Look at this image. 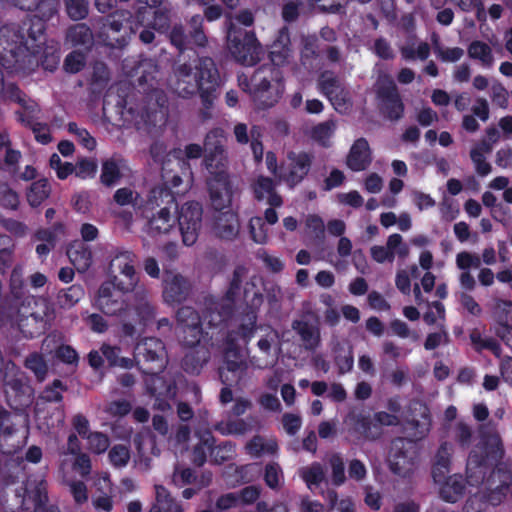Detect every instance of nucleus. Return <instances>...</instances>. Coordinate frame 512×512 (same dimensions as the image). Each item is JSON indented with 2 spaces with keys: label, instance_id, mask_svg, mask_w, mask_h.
<instances>
[{
  "label": "nucleus",
  "instance_id": "3c124183",
  "mask_svg": "<svg viewBox=\"0 0 512 512\" xmlns=\"http://www.w3.org/2000/svg\"><path fill=\"white\" fill-rule=\"evenodd\" d=\"M264 479L266 484L272 488H278L283 484L284 477L280 466L276 463L268 464L265 468Z\"/></svg>",
  "mask_w": 512,
  "mask_h": 512
},
{
  "label": "nucleus",
  "instance_id": "39448f33",
  "mask_svg": "<svg viewBox=\"0 0 512 512\" xmlns=\"http://www.w3.org/2000/svg\"><path fill=\"white\" fill-rule=\"evenodd\" d=\"M177 212L175 197L168 189H152L142 208V215L147 219V234L151 237L167 235L175 228Z\"/></svg>",
  "mask_w": 512,
  "mask_h": 512
},
{
  "label": "nucleus",
  "instance_id": "bb28decb",
  "mask_svg": "<svg viewBox=\"0 0 512 512\" xmlns=\"http://www.w3.org/2000/svg\"><path fill=\"white\" fill-rule=\"evenodd\" d=\"M67 254L79 272L87 271L92 264V252L88 246L81 242L71 245Z\"/></svg>",
  "mask_w": 512,
  "mask_h": 512
},
{
  "label": "nucleus",
  "instance_id": "a19ab883",
  "mask_svg": "<svg viewBox=\"0 0 512 512\" xmlns=\"http://www.w3.org/2000/svg\"><path fill=\"white\" fill-rule=\"evenodd\" d=\"M246 448L251 455L258 456L263 453L273 454L277 451V443L274 439H263L262 437H254Z\"/></svg>",
  "mask_w": 512,
  "mask_h": 512
},
{
  "label": "nucleus",
  "instance_id": "2f4dec72",
  "mask_svg": "<svg viewBox=\"0 0 512 512\" xmlns=\"http://www.w3.org/2000/svg\"><path fill=\"white\" fill-rule=\"evenodd\" d=\"M440 485V495L447 502H456L462 495L464 485L461 476H449L443 484Z\"/></svg>",
  "mask_w": 512,
  "mask_h": 512
},
{
  "label": "nucleus",
  "instance_id": "412c9836",
  "mask_svg": "<svg viewBox=\"0 0 512 512\" xmlns=\"http://www.w3.org/2000/svg\"><path fill=\"white\" fill-rule=\"evenodd\" d=\"M214 231L222 239H234L240 231L237 214L232 211L220 213L215 219Z\"/></svg>",
  "mask_w": 512,
  "mask_h": 512
},
{
  "label": "nucleus",
  "instance_id": "e433bc0d",
  "mask_svg": "<svg viewBox=\"0 0 512 512\" xmlns=\"http://www.w3.org/2000/svg\"><path fill=\"white\" fill-rule=\"evenodd\" d=\"M250 423L242 419H227L219 422L215 429L223 435H241L251 430Z\"/></svg>",
  "mask_w": 512,
  "mask_h": 512
},
{
  "label": "nucleus",
  "instance_id": "f704fd0d",
  "mask_svg": "<svg viewBox=\"0 0 512 512\" xmlns=\"http://www.w3.org/2000/svg\"><path fill=\"white\" fill-rule=\"evenodd\" d=\"M336 129L334 121H325L317 124L311 129V138L322 146H329Z\"/></svg>",
  "mask_w": 512,
  "mask_h": 512
},
{
  "label": "nucleus",
  "instance_id": "9b49d317",
  "mask_svg": "<svg viewBox=\"0 0 512 512\" xmlns=\"http://www.w3.org/2000/svg\"><path fill=\"white\" fill-rule=\"evenodd\" d=\"M135 256L130 251H120L111 261V268L119 275L114 278V285L123 292H130L135 289L138 277L134 268Z\"/></svg>",
  "mask_w": 512,
  "mask_h": 512
},
{
  "label": "nucleus",
  "instance_id": "6e6d98bb",
  "mask_svg": "<svg viewBox=\"0 0 512 512\" xmlns=\"http://www.w3.org/2000/svg\"><path fill=\"white\" fill-rule=\"evenodd\" d=\"M483 444L486 447V457L497 460L502 456L501 441L496 433L483 437Z\"/></svg>",
  "mask_w": 512,
  "mask_h": 512
},
{
  "label": "nucleus",
  "instance_id": "423d86ee",
  "mask_svg": "<svg viewBox=\"0 0 512 512\" xmlns=\"http://www.w3.org/2000/svg\"><path fill=\"white\" fill-rule=\"evenodd\" d=\"M30 47L16 26H5L0 30V62L6 69H13L29 56Z\"/></svg>",
  "mask_w": 512,
  "mask_h": 512
},
{
  "label": "nucleus",
  "instance_id": "13d9d810",
  "mask_svg": "<svg viewBox=\"0 0 512 512\" xmlns=\"http://www.w3.org/2000/svg\"><path fill=\"white\" fill-rule=\"evenodd\" d=\"M19 196L17 192L6 184L0 185V205L6 209L15 210L19 205Z\"/></svg>",
  "mask_w": 512,
  "mask_h": 512
},
{
  "label": "nucleus",
  "instance_id": "338daca9",
  "mask_svg": "<svg viewBox=\"0 0 512 512\" xmlns=\"http://www.w3.org/2000/svg\"><path fill=\"white\" fill-rule=\"evenodd\" d=\"M156 503L152 506L149 512H163L164 509L169 508L174 501L170 498L168 491L163 486H155Z\"/></svg>",
  "mask_w": 512,
  "mask_h": 512
},
{
  "label": "nucleus",
  "instance_id": "b1692460",
  "mask_svg": "<svg viewBox=\"0 0 512 512\" xmlns=\"http://www.w3.org/2000/svg\"><path fill=\"white\" fill-rule=\"evenodd\" d=\"M60 471L64 482L68 485L69 491L77 504H83L88 501V491L84 482L74 480L69 475V458L64 454V458L60 462Z\"/></svg>",
  "mask_w": 512,
  "mask_h": 512
},
{
  "label": "nucleus",
  "instance_id": "5701e85b",
  "mask_svg": "<svg viewBox=\"0 0 512 512\" xmlns=\"http://www.w3.org/2000/svg\"><path fill=\"white\" fill-rule=\"evenodd\" d=\"M114 284H103L98 292L95 304L106 314L114 315L122 310L123 303L113 290Z\"/></svg>",
  "mask_w": 512,
  "mask_h": 512
},
{
  "label": "nucleus",
  "instance_id": "aec40b11",
  "mask_svg": "<svg viewBox=\"0 0 512 512\" xmlns=\"http://www.w3.org/2000/svg\"><path fill=\"white\" fill-rule=\"evenodd\" d=\"M188 293L186 280L177 274L168 273L164 280L163 297L169 304L179 303Z\"/></svg>",
  "mask_w": 512,
  "mask_h": 512
},
{
  "label": "nucleus",
  "instance_id": "e2e57ef3",
  "mask_svg": "<svg viewBox=\"0 0 512 512\" xmlns=\"http://www.w3.org/2000/svg\"><path fill=\"white\" fill-rule=\"evenodd\" d=\"M50 166L56 171L59 179H66L75 170V166L73 164L62 162L61 158L57 154H53L51 156Z\"/></svg>",
  "mask_w": 512,
  "mask_h": 512
},
{
  "label": "nucleus",
  "instance_id": "c85d7f7f",
  "mask_svg": "<svg viewBox=\"0 0 512 512\" xmlns=\"http://www.w3.org/2000/svg\"><path fill=\"white\" fill-rule=\"evenodd\" d=\"M164 346L156 338H146L135 347V353L138 357L142 356L147 361H154L162 357Z\"/></svg>",
  "mask_w": 512,
  "mask_h": 512
},
{
  "label": "nucleus",
  "instance_id": "a211bd4d",
  "mask_svg": "<svg viewBox=\"0 0 512 512\" xmlns=\"http://www.w3.org/2000/svg\"><path fill=\"white\" fill-rule=\"evenodd\" d=\"M252 190L258 201H263L271 207L282 205V198L275 190V183L271 178L258 176L252 183Z\"/></svg>",
  "mask_w": 512,
  "mask_h": 512
},
{
  "label": "nucleus",
  "instance_id": "0e129e2a",
  "mask_svg": "<svg viewBox=\"0 0 512 512\" xmlns=\"http://www.w3.org/2000/svg\"><path fill=\"white\" fill-rule=\"evenodd\" d=\"M68 130L76 135L79 143L85 148L88 150H93L95 148L96 141L87 130L78 127L75 123H70L68 125Z\"/></svg>",
  "mask_w": 512,
  "mask_h": 512
},
{
  "label": "nucleus",
  "instance_id": "a878e982",
  "mask_svg": "<svg viewBox=\"0 0 512 512\" xmlns=\"http://www.w3.org/2000/svg\"><path fill=\"white\" fill-rule=\"evenodd\" d=\"M13 3L25 10H36L42 20L50 19L57 11L55 0H12Z\"/></svg>",
  "mask_w": 512,
  "mask_h": 512
},
{
  "label": "nucleus",
  "instance_id": "09e8293b",
  "mask_svg": "<svg viewBox=\"0 0 512 512\" xmlns=\"http://www.w3.org/2000/svg\"><path fill=\"white\" fill-rule=\"evenodd\" d=\"M418 272V268L416 265H412L410 267V272L406 269H400L396 273L395 284L396 287L405 295H409L411 293V280L410 273L413 276H416Z\"/></svg>",
  "mask_w": 512,
  "mask_h": 512
},
{
  "label": "nucleus",
  "instance_id": "58836bf2",
  "mask_svg": "<svg viewBox=\"0 0 512 512\" xmlns=\"http://www.w3.org/2000/svg\"><path fill=\"white\" fill-rule=\"evenodd\" d=\"M333 351L340 373L349 372L354 364L352 349L344 344L337 343Z\"/></svg>",
  "mask_w": 512,
  "mask_h": 512
},
{
  "label": "nucleus",
  "instance_id": "ea45409f",
  "mask_svg": "<svg viewBox=\"0 0 512 512\" xmlns=\"http://www.w3.org/2000/svg\"><path fill=\"white\" fill-rule=\"evenodd\" d=\"M434 53L443 62H457L463 55L464 50L459 47H444L438 43V37H433Z\"/></svg>",
  "mask_w": 512,
  "mask_h": 512
},
{
  "label": "nucleus",
  "instance_id": "473e14b6",
  "mask_svg": "<svg viewBox=\"0 0 512 512\" xmlns=\"http://www.w3.org/2000/svg\"><path fill=\"white\" fill-rule=\"evenodd\" d=\"M490 151L489 145L483 141L475 145L470 152V157L475 165L476 172L480 176H486L491 172V165L485 160V153Z\"/></svg>",
  "mask_w": 512,
  "mask_h": 512
},
{
  "label": "nucleus",
  "instance_id": "4c0bfd02",
  "mask_svg": "<svg viewBox=\"0 0 512 512\" xmlns=\"http://www.w3.org/2000/svg\"><path fill=\"white\" fill-rule=\"evenodd\" d=\"M384 246L388 252L392 253L393 260L396 256L400 259H405L410 254L409 246L398 233L389 235Z\"/></svg>",
  "mask_w": 512,
  "mask_h": 512
},
{
  "label": "nucleus",
  "instance_id": "393cba45",
  "mask_svg": "<svg viewBox=\"0 0 512 512\" xmlns=\"http://www.w3.org/2000/svg\"><path fill=\"white\" fill-rule=\"evenodd\" d=\"M276 339V332L269 331L264 338H261L258 341V348L260 352L263 354V357L256 359L255 366H257L258 368H266L268 366L273 365L276 362L277 352L276 349L273 348Z\"/></svg>",
  "mask_w": 512,
  "mask_h": 512
},
{
  "label": "nucleus",
  "instance_id": "8fccbe9b",
  "mask_svg": "<svg viewBox=\"0 0 512 512\" xmlns=\"http://www.w3.org/2000/svg\"><path fill=\"white\" fill-rule=\"evenodd\" d=\"M326 501L329 502L331 508H337L338 512H355V505L350 498H343L337 502V493L333 490L323 494Z\"/></svg>",
  "mask_w": 512,
  "mask_h": 512
},
{
  "label": "nucleus",
  "instance_id": "f257e3e1",
  "mask_svg": "<svg viewBox=\"0 0 512 512\" xmlns=\"http://www.w3.org/2000/svg\"><path fill=\"white\" fill-rule=\"evenodd\" d=\"M287 42L288 36L281 34L270 52L272 64L257 69L251 77L250 93L254 102L261 108L276 104L284 92L283 74L279 66L290 58L291 50Z\"/></svg>",
  "mask_w": 512,
  "mask_h": 512
},
{
  "label": "nucleus",
  "instance_id": "7ed1b4c3",
  "mask_svg": "<svg viewBox=\"0 0 512 512\" xmlns=\"http://www.w3.org/2000/svg\"><path fill=\"white\" fill-rule=\"evenodd\" d=\"M223 132L216 129L207 134L204 149L209 154L207 169L209 171L208 190L212 205L220 210L230 205L232 191L227 173L222 145Z\"/></svg>",
  "mask_w": 512,
  "mask_h": 512
},
{
  "label": "nucleus",
  "instance_id": "c756f323",
  "mask_svg": "<svg viewBox=\"0 0 512 512\" xmlns=\"http://www.w3.org/2000/svg\"><path fill=\"white\" fill-rule=\"evenodd\" d=\"M299 476L306 483L307 487L313 491L325 480L326 474L324 467L320 463L314 462L300 468Z\"/></svg>",
  "mask_w": 512,
  "mask_h": 512
},
{
  "label": "nucleus",
  "instance_id": "4d7b16f0",
  "mask_svg": "<svg viewBox=\"0 0 512 512\" xmlns=\"http://www.w3.org/2000/svg\"><path fill=\"white\" fill-rule=\"evenodd\" d=\"M120 178V169L114 160H107L102 165L101 181L105 185H112Z\"/></svg>",
  "mask_w": 512,
  "mask_h": 512
},
{
  "label": "nucleus",
  "instance_id": "4468645a",
  "mask_svg": "<svg viewBox=\"0 0 512 512\" xmlns=\"http://www.w3.org/2000/svg\"><path fill=\"white\" fill-rule=\"evenodd\" d=\"M319 85L323 93L334 106L335 110L340 113H345L348 110L350 105L348 93L332 73H323L321 75Z\"/></svg>",
  "mask_w": 512,
  "mask_h": 512
},
{
  "label": "nucleus",
  "instance_id": "20e7f679",
  "mask_svg": "<svg viewBox=\"0 0 512 512\" xmlns=\"http://www.w3.org/2000/svg\"><path fill=\"white\" fill-rule=\"evenodd\" d=\"M177 334L183 345L191 350L183 359V367L198 373L210 357L208 345L203 341L202 321L191 307H182L177 313Z\"/></svg>",
  "mask_w": 512,
  "mask_h": 512
},
{
  "label": "nucleus",
  "instance_id": "79ce46f5",
  "mask_svg": "<svg viewBox=\"0 0 512 512\" xmlns=\"http://www.w3.org/2000/svg\"><path fill=\"white\" fill-rule=\"evenodd\" d=\"M213 437L206 432L201 438L200 443L195 447L193 452V461L198 465H202L206 459L208 452L212 454Z\"/></svg>",
  "mask_w": 512,
  "mask_h": 512
},
{
  "label": "nucleus",
  "instance_id": "864d4df0",
  "mask_svg": "<svg viewBox=\"0 0 512 512\" xmlns=\"http://www.w3.org/2000/svg\"><path fill=\"white\" fill-rule=\"evenodd\" d=\"M68 39L74 44H88L92 39L90 29L84 24L73 26L68 32Z\"/></svg>",
  "mask_w": 512,
  "mask_h": 512
},
{
  "label": "nucleus",
  "instance_id": "c03bdc74",
  "mask_svg": "<svg viewBox=\"0 0 512 512\" xmlns=\"http://www.w3.org/2000/svg\"><path fill=\"white\" fill-rule=\"evenodd\" d=\"M456 266L462 271H469L470 269L479 268L481 265V258L477 253L462 251L456 255Z\"/></svg>",
  "mask_w": 512,
  "mask_h": 512
},
{
  "label": "nucleus",
  "instance_id": "c9c22d12",
  "mask_svg": "<svg viewBox=\"0 0 512 512\" xmlns=\"http://www.w3.org/2000/svg\"><path fill=\"white\" fill-rule=\"evenodd\" d=\"M50 194V186L46 179H40L31 184L27 192V200L33 207L40 205Z\"/></svg>",
  "mask_w": 512,
  "mask_h": 512
},
{
  "label": "nucleus",
  "instance_id": "49530a36",
  "mask_svg": "<svg viewBox=\"0 0 512 512\" xmlns=\"http://www.w3.org/2000/svg\"><path fill=\"white\" fill-rule=\"evenodd\" d=\"M331 467V479L333 484L341 485L345 482L344 463L339 454H332L327 459Z\"/></svg>",
  "mask_w": 512,
  "mask_h": 512
},
{
  "label": "nucleus",
  "instance_id": "69168bd1",
  "mask_svg": "<svg viewBox=\"0 0 512 512\" xmlns=\"http://www.w3.org/2000/svg\"><path fill=\"white\" fill-rule=\"evenodd\" d=\"M74 172L81 179L92 178L97 172V163L94 160L82 159L75 165Z\"/></svg>",
  "mask_w": 512,
  "mask_h": 512
},
{
  "label": "nucleus",
  "instance_id": "72a5a7b5",
  "mask_svg": "<svg viewBox=\"0 0 512 512\" xmlns=\"http://www.w3.org/2000/svg\"><path fill=\"white\" fill-rule=\"evenodd\" d=\"M400 52L405 60H426L430 55V46L423 41H410L401 47Z\"/></svg>",
  "mask_w": 512,
  "mask_h": 512
},
{
  "label": "nucleus",
  "instance_id": "bf43d9fd",
  "mask_svg": "<svg viewBox=\"0 0 512 512\" xmlns=\"http://www.w3.org/2000/svg\"><path fill=\"white\" fill-rule=\"evenodd\" d=\"M39 241H43L44 243L38 244L36 247L37 254L42 257L49 253V251L54 247L55 244V235L53 232L49 230H41L36 235Z\"/></svg>",
  "mask_w": 512,
  "mask_h": 512
},
{
  "label": "nucleus",
  "instance_id": "0eeeda50",
  "mask_svg": "<svg viewBox=\"0 0 512 512\" xmlns=\"http://www.w3.org/2000/svg\"><path fill=\"white\" fill-rule=\"evenodd\" d=\"M229 24L227 31L228 48L235 59L245 65H254L262 53L261 47L254 34L237 30L232 19L227 16Z\"/></svg>",
  "mask_w": 512,
  "mask_h": 512
},
{
  "label": "nucleus",
  "instance_id": "5fc2aeb1",
  "mask_svg": "<svg viewBox=\"0 0 512 512\" xmlns=\"http://www.w3.org/2000/svg\"><path fill=\"white\" fill-rule=\"evenodd\" d=\"M92 466L88 455L81 453L71 457L69 473L75 470L80 476L85 477L91 472Z\"/></svg>",
  "mask_w": 512,
  "mask_h": 512
},
{
  "label": "nucleus",
  "instance_id": "6e6552de",
  "mask_svg": "<svg viewBox=\"0 0 512 512\" xmlns=\"http://www.w3.org/2000/svg\"><path fill=\"white\" fill-rule=\"evenodd\" d=\"M247 276V269L244 266H238L233 272L230 288L221 302H212L207 307L203 316V322L210 327H216L221 324L232 310V304L239 294L242 280Z\"/></svg>",
  "mask_w": 512,
  "mask_h": 512
},
{
  "label": "nucleus",
  "instance_id": "680f3d73",
  "mask_svg": "<svg viewBox=\"0 0 512 512\" xmlns=\"http://www.w3.org/2000/svg\"><path fill=\"white\" fill-rule=\"evenodd\" d=\"M88 449L95 453L106 451L109 446V439L100 432H93L87 436Z\"/></svg>",
  "mask_w": 512,
  "mask_h": 512
},
{
  "label": "nucleus",
  "instance_id": "f3484780",
  "mask_svg": "<svg viewBox=\"0 0 512 512\" xmlns=\"http://www.w3.org/2000/svg\"><path fill=\"white\" fill-rule=\"evenodd\" d=\"M33 503L34 512H59L54 506H47L46 483L42 478L29 480L26 485L24 505Z\"/></svg>",
  "mask_w": 512,
  "mask_h": 512
},
{
  "label": "nucleus",
  "instance_id": "dca6fc26",
  "mask_svg": "<svg viewBox=\"0 0 512 512\" xmlns=\"http://www.w3.org/2000/svg\"><path fill=\"white\" fill-rule=\"evenodd\" d=\"M378 94L382 98L383 109L388 116L392 119L400 118L403 112V105L391 78L385 76L379 79Z\"/></svg>",
  "mask_w": 512,
  "mask_h": 512
},
{
  "label": "nucleus",
  "instance_id": "052dcab7",
  "mask_svg": "<svg viewBox=\"0 0 512 512\" xmlns=\"http://www.w3.org/2000/svg\"><path fill=\"white\" fill-rule=\"evenodd\" d=\"M66 10L73 20L83 19L87 15V3L85 0H65Z\"/></svg>",
  "mask_w": 512,
  "mask_h": 512
},
{
  "label": "nucleus",
  "instance_id": "cd10ccee",
  "mask_svg": "<svg viewBox=\"0 0 512 512\" xmlns=\"http://www.w3.org/2000/svg\"><path fill=\"white\" fill-rule=\"evenodd\" d=\"M294 330L299 334L305 349L315 350L320 344V332L315 326L306 322L296 321L293 323Z\"/></svg>",
  "mask_w": 512,
  "mask_h": 512
},
{
  "label": "nucleus",
  "instance_id": "1a4fd4ad",
  "mask_svg": "<svg viewBox=\"0 0 512 512\" xmlns=\"http://www.w3.org/2000/svg\"><path fill=\"white\" fill-rule=\"evenodd\" d=\"M202 207L198 202L184 203L179 212L176 221L182 235V241L185 245H193L199 236L202 228Z\"/></svg>",
  "mask_w": 512,
  "mask_h": 512
},
{
  "label": "nucleus",
  "instance_id": "603ef678",
  "mask_svg": "<svg viewBox=\"0 0 512 512\" xmlns=\"http://www.w3.org/2000/svg\"><path fill=\"white\" fill-rule=\"evenodd\" d=\"M471 341L476 350L481 351L483 349L490 350L496 357H500L501 348L500 345L492 338H482L478 333L471 334Z\"/></svg>",
  "mask_w": 512,
  "mask_h": 512
},
{
  "label": "nucleus",
  "instance_id": "ddd939ff",
  "mask_svg": "<svg viewBox=\"0 0 512 512\" xmlns=\"http://www.w3.org/2000/svg\"><path fill=\"white\" fill-rule=\"evenodd\" d=\"M51 314L52 309L46 299L28 296L18 308L14 321L22 327L23 321L28 317H31L36 322H44L50 318Z\"/></svg>",
  "mask_w": 512,
  "mask_h": 512
},
{
  "label": "nucleus",
  "instance_id": "37998d69",
  "mask_svg": "<svg viewBox=\"0 0 512 512\" xmlns=\"http://www.w3.org/2000/svg\"><path fill=\"white\" fill-rule=\"evenodd\" d=\"M84 290L79 285H72L66 290L62 291L59 296V303L62 307L70 308L74 306L83 297Z\"/></svg>",
  "mask_w": 512,
  "mask_h": 512
},
{
  "label": "nucleus",
  "instance_id": "774afa93",
  "mask_svg": "<svg viewBox=\"0 0 512 512\" xmlns=\"http://www.w3.org/2000/svg\"><path fill=\"white\" fill-rule=\"evenodd\" d=\"M109 458L114 466L123 467L128 463L130 453L126 446L116 445L109 452Z\"/></svg>",
  "mask_w": 512,
  "mask_h": 512
},
{
  "label": "nucleus",
  "instance_id": "de8ad7c7",
  "mask_svg": "<svg viewBox=\"0 0 512 512\" xmlns=\"http://www.w3.org/2000/svg\"><path fill=\"white\" fill-rule=\"evenodd\" d=\"M250 235L252 240L258 244L266 243L268 239L267 228L261 217H253L249 223Z\"/></svg>",
  "mask_w": 512,
  "mask_h": 512
},
{
  "label": "nucleus",
  "instance_id": "f8f14e48",
  "mask_svg": "<svg viewBox=\"0 0 512 512\" xmlns=\"http://www.w3.org/2000/svg\"><path fill=\"white\" fill-rule=\"evenodd\" d=\"M169 7L164 0H147L139 7L136 20L139 25L152 26L159 32H165L169 24Z\"/></svg>",
  "mask_w": 512,
  "mask_h": 512
},
{
  "label": "nucleus",
  "instance_id": "2eb2a0df",
  "mask_svg": "<svg viewBox=\"0 0 512 512\" xmlns=\"http://www.w3.org/2000/svg\"><path fill=\"white\" fill-rule=\"evenodd\" d=\"M236 338L231 337V344ZM226 362L225 367L220 371V377L223 383L232 384L239 381L247 368L244 363V355L231 345L226 351L225 356Z\"/></svg>",
  "mask_w": 512,
  "mask_h": 512
},
{
  "label": "nucleus",
  "instance_id": "f03ea898",
  "mask_svg": "<svg viewBox=\"0 0 512 512\" xmlns=\"http://www.w3.org/2000/svg\"><path fill=\"white\" fill-rule=\"evenodd\" d=\"M218 83V73L215 64L210 58H202L191 64H180L169 80L170 87L183 98L201 91L204 102L208 101L209 94Z\"/></svg>",
  "mask_w": 512,
  "mask_h": 512
},
{
  "label": "nucleus",
  "instance_id": "6ab92c4d",
  "mask_svg": "<svg viewBox=\"0 0 512 512\" xmlns=\"http://www.w3.org/2000/svg\"><path fill=\"white\" fill-rule=\"evenodd\" d=\"M289 173L280 175L279 180L287 182L291 187L298 184L308 173L311 159L306 153L289 155Z\"/></svg>",
  "mask_w": 512,
  "mask_h": 512
},
{
  "label": "nucleus",
  "instance_id": "7c9ffc66",
  "mask_svg": "<svg viewBox=\"0 0 512 512\" xmlns=\"http://www.w3.org/2000/svg\"><path fill=\"white\" fill-rule=\"evenodd\" d=\"M468 55L471 59L477 60L485 68L493 66L494 57L491 47L485 42L476 40L468 47Z\"/></svg>",
  "mask_w": 512,
  "mask_h": 512
},
{
  "label": "nucleus",
  "instance_id": "9d476101",
  "mask_svg": "<svg viewBox=\"0 0 512 512\" xmlns=\"http://www.w3.org/2000/svg\"><path fill=\"white\" fill-rule=\"evenodd\" d=\"M416 459V446L412 441L401 438L393 441L389 454V464L394 473L406 476L414 469Z\"/></svg>",
  "mask_w": 512,
  "mask_h": 512
},
{
  "label": "nucleus",
  "instance_id": "4be33fe9",
  "mask_svg": "<svg viewBox=\"0 0 512 512\" xmlns=\"http://www.w3.org/2000/svg\"><path fill=\"white\" fill-rule=\"evenodd\" d=\"M371 162L368 142L360 138L354 142L347 157V165L353 171L365 170Z\"/></svg>",
  "mask_w": 512,
  "mask_h": 512
},
{
  "label": "nucleus",
  "instance_id": "a18cd8bd",
  "mask_svg": "<svg viewBox=\"0 0 512 512\" xmlns=\"http://www.w3.org/2000/svg\"><path fill=\"white\" fill-rule=\"evenodd\" d=\"M482 461L483 459H479L476 451L470 454L467 463L468 483L470 485H476L482 477Z\"/></svg>",
  "mask_w": 512,
  "mask_h": 512
}]
</instances>
